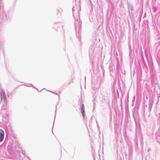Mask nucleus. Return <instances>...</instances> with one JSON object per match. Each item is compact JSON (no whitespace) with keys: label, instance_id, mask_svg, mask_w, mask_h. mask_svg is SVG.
<instances>
[{"label":"nucleus","instance_id":"nucleus-1","mask_svg":"<svg viewBox=\"0 0 160 160\" xmlns=\"http://www.w3.org/2000/svg\"><path fill=\"white\" fill-rule=\"evenodd\" d=\"M73 7L72 9L73 12V16L74 18V25L76 33L78 32V34H76L77 37L79 39L80 38V33L81 32V29L82 25V22L80 21L79 18L80 13L78 10L77 11V13L75 14L74 12L75 10Z\"/></svg>","mask_w":160,"mask_h":160},{"label":"nucleus","instance_id":"nucleus-2","mask_svg":"<svg viewBox=\"0 0 160 160\" xmlns=\"http://www.w3.org/2000/svg\"><path fill=\"white\" fill-rule=\"evenodd\" d=\"M0 96L1 97V100L4 102L6 105H7L8 103L7 98H6V94L3 91H2L0 93Z\"/></svg>","mask_w":160,"mask_h":160},{"label":"nucleus","instance_id":"nucleus-3","mask_svg":"<svg viewBox=\"0 0 160 160\" xmlns=\"http://www.w3.org/2000/svg\"><path fill=\"white\" fill-rule=\"evenodd\" d=\"M109 92L108 90L105 89H103L101 92L104 99L108 97Z\"/></svg>","mask_w":160,"mask_h":160},{"label":"nucleus","instance_id":"nucleus-4","mask_svg":"<svg viewBox=\"0 0 160 160\" xmlns=\"http://www.w3.org/2000/svg\"><path fill=\"white\" fill-rule=\"evenodd\" d=\"M4 137V132L2 129H0V142H2Z\"/></svg>","mask_w":160,"mask_h":160},{"label":"nucleus","instance_id":"nucleus-5","mask_svg":"<svg viewBox=\"0 0 160 160\" xmlns=\"http://www.w3.org/2000/svg\"><path fill=\"white\" fill-rule=\"evenodd\" d=\"M81 110L82 111V115L84 118H85V107L83 104H82L81 107Z\"/></svg>","mask_w":160,"mask_h":160},{"label":"nucleus","instance_id":"nucleus-6","mask_svg":"<svg viewBox=\"0 0 160 160\" xmlns=\"http://www.w3.org/2000/svg\"><path fill=\"white\" fill-rule=\"evenodd\" d=\"M6 18V20L9 19L11 18L12 16V13H7L5 14Z\"/></svg>","mask_w":160,"mask_h":160},{"label":"nucleus","instance_id":"nucleus-7","mask_svg":"<svg viewBox=\"0 0 160 160\" xmlns=\"http://www.w3.org/2000/svg\"><path fill=\"white\" fill-rule=\"evenodd\" d=\"M25 86H28V87H32L33 88H35V89H37V90L38 89L36 88L32 84H30V83H29V84H28V85H25Z\"/></svg>","mask_w":160,"mask_h":160},{"label":"nucleus","instance_id":"nucleus-8","mask_svg":"<svg viewBox=\"0 0 160 160\" xmlns=\"http://www.w3.org/2000/svg\"><path fill=\"white\" fill-rule=\"evenodd\" d=\"M128 8L130 9L131 11H133V6L130 4H128Z\"/></svg>","mask_w":160,"mask_h":160},{"label":"nucleus","instance_id":"nucleus-9","mask_svg":"<svg viewBox=\"0 0 160 160\" xmlns=\"http://www.w3.org/2000/svg\"><path fill=\"white\" fill-rule=\"evenodd\" d=\"M54 24L55 25L56 24H58V26L59 27H61L62 25V24H61V23L60 22H55L54 23Z\"/></svg>","mask_w":160,"mask_h":160},{"label":"nucleus","instance_id":"nucleus-10","mask_svg":"<svg viewBox=\"0 0 160 160\" xmlns=\"http://www.w3.org/2000/svg\"><path fill=\"white\" fill-rule=\"evenodd\" d=\"M58 10L60 13H61L62 12V10L61 8H59Z\"/></svg>","mask_w":160,"mask_h":160},{"label":"nucleus","instance_id":"nucleus-11","mask_svg":"<svg viewBox=\"0 0 160 160\" xmlns=\"http://www.w3.org/2000/svg\"><path fill=\"white\" fill-rule=\"evenodd\" d=\"M10 147L12 148V149H13V146L12 145V146H10Z\"/></svg>","mask_w":160,"mask_h":160},{"label":"nucleus","instance_id":"nucleus-12","mask_svg":"<svg viewBox=\"0 0 160 160\" xmlns=\"http://www.w3.org/2000/svg\"><path fill=\"white\" fill-rule=\"evenodd\" d=\"M52 92V93H55V94H58L57 93H54V92Z\"/></svg>","mask_w":160,"mask_h":160},{"label":"nucleus","instance_id":"nucleus-13","mask_svg":"<svg viewBox=\"0 0 160 160\" xmlns=\"http://www.w3.org/2000/svg\"><path fill=\"white\" fill-rule=\"evenodd\" d=\"M97 127L98 128H99V127L98 125H97Z\"/></svg>","mask_w":160,"mask_h":160},{"label":"nucleus","instance_id":"nucleus-14","mask_svg":"<svg viewBox=\"0 0 160 160\" xmlns=\"http://www.w3.org/2000/svg\"><path fill=\"white\" fill-rule=\"evenodd\" d=\"M134 99L133 100H132V101H133V102H134Z\"/></svg>","mask_w":160,"mask_h":160},{"label":"nucleus","instance_id":"nucleus-15","mask_svg":"<svg viewBox=\"0 0 160 160\" xmlns=\"http://www.w3.org/2000/svg\"><path fill=\"white\" fill-rule=\"evenodd\" d=\"M10 143L9 144V146H10Z\"/></svg>","mask_w":160,"mask_h":160}]
</instances>
